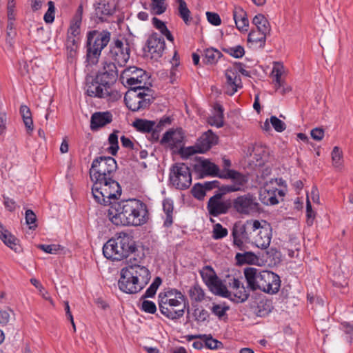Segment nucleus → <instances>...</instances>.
Returning a JSON list of instances; mask_svg holds the SVG:
<instances>
[{
	"mask_svg": "<svg viewBox=\"0 0 353 353\" xmlns=\"http://www.w3.org/2000/svg\"><path fill=\"white\" fill-rule=\"evenodd\" d=\"M117 168V162L111 157L101 156L93 160L89 172L93 183L92 194L98 203H110V200L121 196V188L114 179Z\"/></svg>",
	"mask_w": 353,
	"mask_h": 353,
	"instance_id": "1",
	"label": "nucleus"
},
{
	"mask_svg": "<svg viewBox=\"0 0 353 353\" xmlns=\"http://www.w3.org/2000/svg\"><path fill=\"white\" fill-rule=\"evenodd\" d=\"M118 78L115 63L105 61L98 71L95 79H86V94L91 97L105 99L108 101H117L121 98V93L112 88Z\"/></svg>",
	"mask_w": 353,
	"mask_h": 353,
	"instance_id": "3",
	"label": "nucleus"
},
{
	"mask_svg": "<svg viewBox=\"0 0 353 353\" xmlns=\"http://www.w3.org/2000/svg\"><path fill=\"white\" fill-rule=\"evenodd\" d=\"M179 1V14L183 20L185 24L189 25L190 18V11L188 9L187 4L184 0H178Z\"/></svg>",
	"mask_w": 353,
	"mask_h": 353,
	"instance_id": "41",
	"label": "nucleus"
},
{
	"mask_svg": "<svg viewBox=\"0 0 353 353\" xmlns=\"http://www.w3.org/2000/svg\"><path fill=\"white\" fill-rule=\"evenodd\" d=\"M14 315L13 311L10 309L0 310V324L2 325H7Z\"/></svg>",
	"mask_w": 353,
	"mask_h": 353,
	"instance_id": "56",
	"label": "nucleus"
},
{
	"mask_svg": "<svg viewBox=\"0 0 353 353\" xmlns=\"http://www.w3.org/2000/svg\"><path fill=\"white\" fill-rule=\"evenodd\" d=\"M117 132L118 131L113 132L108 137V142L110 146L108 148V150L112 155H115L119 150Z\"/></svg>",
	"mask_w": 353,
	"mask_h": 353,
	"instance_id": "43",
	"label": "nucleus"
},
{
	"mask_svg": "<svg viewBox=\"0 0 353 353\" xmlns=\"http://www.w3.org/2000/svg\"><path fill=\"white\" fill-rule=\"evenodd\" d=\"M233 19L236 28L242 32H247L249 26V20L246 12L240 6H234L233 10Z\"/></svg>",
	"mask_w": 353,
	"mask_h": 353,
	"instance_id": "26",
	"label": "nucleus"
},
{
	"mask_svg": "<svg viewBox=\"0 0 353 353\" xmlns=\"http://www.w3.org/2000/svg\"><path fill=\"white\" fill-rule=\"evenodd\" d=\"M207 19L209 23L214 26H219L221 23V20L219 15L214 12H206Z\"/></svg>",
	"mask_w": 353,
	"mask_h": 353,
	"instance_id": "61",
	"label": "nucleus"
},
{
	"mask_svg": "<svg viewBox=\"0 0 353 353\" xmlns=\"http://www.w3.org/2000/svg\"><path fill=\"white\" fill-rule=\"evenodd\" d=\"M228 230L223 228L221 224L216 223L213 226L212 238L218 240L225 237L228 235Z\"/></svg>",
	"mask_w": 353,
	"mask_h": 353,
	"instance_id": "44",
	"label": "nucleus"
},
{
	"mask_svg": "<svg viewBox=\"0 0 353 353\" xmlns=\"http://www.w3.org/2000/svg\"><path fill=\"white\" fill-rule=\"evenodd\" d=\"M283 72V66L279 63H275L274 64L272 70L271 72L270 76L273 79V82L279 81H283L281 79V76Z\"/></svg>",
	"mask_w": 353,
	"mask_h": 353,
	"instance_id": "49",
	"label": "nucleus"
},
{
	"mask_svg": "<svg viewBox=\"0 0 353 353\" xmlns=\"http://www.w3.org/2000/svg\"><path fill=\"white\" fill-rule=\"evenodd\" d=\"M200 274L203 282L214 294L219 296H228L226 285L222 283L211 266L203 267L200 271Z\"/></svg>",
	"mask_w": 353,
	"mask_h": 353,
	"instance_id": "12",
	"label": "nucleus"
},
{
	"mask_svg": "<svg viewBox=\"0 0 353 353\" xmlns=\"http://www.w3.org/2000/svg\"><path fill=\"white\" fill-rule=\"evenodd\" d=\"M250 228V234L256 232L254 241L256 246L261 249L269 247L272 239V228L265 221L247 220Z\"/></svg>",
	"mask_w": 353,
	"mask_h": 353,
	"instance_id": "9",
	"label": "nucleus"
},
{
	"mask_svg": "<svg viewBox=\"0 0 353 353\" xmlns=\"http://www.w3.org/2000/svg\"><path fill=\"white\" fill-rule=\"evenodd\" d=\"M221 56V52L214 48H208L204 51L203 61L208 64L215 63Z\"/></svg>",
	"mask_w": 353,
	"mask_h": 353,
	"instance_id": "38",
	"label": "nucleus"
},
{
	"mask_svg": "<svg viewBox=\"0 0 353 353\" xmlns=\"http://www.w3.org/2000/svg\"><path fill=\"white\" fill-rule=\"evenodd\" d=\"M156 121L138 119L134 121L133 125L141 132L150 133L156 127Z\"/></svg>",
	"mask_w": 353,
	"mask_h": 353,
	"instance_id": "33",
	"label": "nucleus"
},
{
	"mask_svg": "<svg viewBox=\"0 0 353 353\" xmlns=\"http://www.w3.org/2000/svg\"><path fill=\"white\" fill-rule=\"evenodd\" d=\"M37 248L46 253L52 254H56L59 250H62L61 246L57 244H40L37 245Z\"/></svg>",
	"mask_w": 353,
	"mask_h": 353,
	"instance_id": "50",
	"label": "nucleus"
},
{
	"mask_svg": "<svg viewBox=\"0 0 353 353\" xmlns=\"http://www.w3.org/2000/svg\"><path fill=\"white\" fill-rule=\"evenodd\" d=\"M150 90H142L141 85L132 88L124 97V101L129 110L137 112L148 108L152 103Z\"/></svg>",
	"mask_w": 353,
	"mask_h": 353,
	"instance_id": "8",
	"label": "nucleus"
},
{
	"mask_svg": "<svg viewBox=\"0 0 353 353\" xmlns=\"http://www.w3.org/2000/svg\"><path fill=\"white\" fill-rule=\"evenodd\" d=\"M196 169L205 175L219 177L221 174L219 167L208 159H200L199 163L196 165Z\"/></svg>",
	"mask_w": 353,
	"mask_h": 353,
	"instance_id": "28",
	"label": "nucleus"
},
{
	"mask_svg": "<svg viewBox=\"0 0 353 353\" xmlns=\"http://www.w3.org/2000/svg\"><path fill=\"white\" fill-rule=\"evenodd\" d=\"M170 180L179 190H185L192 184V174L189 167L183 163H176L170 168Z\"/></svg>",
	"mask_w": 353,
	"mask_h": 353,
	"instance_id": "10",
	"label": "nucleus"
},
{
	"mask_svg": "<svg viewBox=\"0 0 353 353\" xmlns=\"http://www.w3.org/2000/svg\"><path fill=\"white\" fill-rule=\"evenodd\" d=\"M331 157L332 165L336 169H342L343 165V155L342 150L338 146L334 147L331 152Z\"/></svg>",
	"mask_w": 353,
	"mask_h": 353,
	"instance_id": "36",
	"label": "nucleus"
},
{
	"mask_svg": "<svg viewBox=\"0 0 353 353\" xmlns=\"http://www.w3.org/2000/svg\"><path fill=\"white\" fill-rule=\"evenodd\" d=\"M223 50L235 58H241L245 54L244 48L241 46L225 48Z\"/></svg>",
	"mask_w": 353,
	"mask_h": 353,
	"instance_id": "48",
	"label": "nucleus"
},
{
	"mask_svg": "<svg viewBox=\"0 0 353 353\" xmlns=\"http://www.w3.org/2000/svg\"><path fill=\"white\" fill-rule=\"evenodd\" d=\"M161 283V279L159 277L155 278L154 281L146 290L145 294L143 295V298L152 297L157 292V290Z\"/></svg>",
	"mask_w": 353,
	"mask_h": 353,
	"instance_id": "47",
	"label": "nucleus"
},
{
	"mask_svg": "<svg viewBox=\"0 0 353 353\" xmlns=\"http://www.w3.org/2000/svg\"><path fill=\"white\" fill-rule=\"evenodd\" d=\"M185 300L182 292L176 289L172 288L160 292L159 294V305H172L181 307Z\"/></svg>",
	"mask_w": 353,
	"mask_h": 353,
	"instance_id": "19",
	"label": "nucleus"
},
{
	"mask_svg": "<svg viewBox=\"0 0 353 353\" xmlns=\"http://www.w3.org/2000/svg\"><path fill=\"white\" fill-rule=\"evenodd\" d=\"M141 310L149 314H154L157 312V306L153 301L144 300L141 304Z\"/></svg>",
	"mask_w": 353,
	"mask_h": 353,
	"instance_id": "60",
	"label": "nucleus"
},
{
	"mask_svg": "<svg viewBox=\"0 0 353 353\" xmlns=\"http://www.w3.org/2000/svg\"><path fill=\"white\" fill-rule=\"evenodd\" d=\"M311 137L316 141H321L324 137V130L320 128H316L311 130Z\"/></svg>",
	"mask_w": 353,
	"mask_h": 353,
	"instance_id": "62",
	"label": "nucleus"
},
{
	"mask_svg": "<svg viewBox=\"0 0 353 353\" xmlns=\"http://www.w3.org/2000/svg\"><path fill=\"white\" fill-rule=\"evenodd\" d=\"M229 287L231 290H228V296H223L224 298H228L235 303H243L248 299L249 292L238 279H231L229 281Z\"/></svg>",
	"mask_w": 353,
	"mask_h": 353,
	"instance_id": "18",
	"label": "nucleus"
},
{
	"mask_svg": "<svg viewBox=\"0 0 353 353\" xmlns=\"http://www.w3.org/2000/svg\"><path fill=\"white\" fill-rule=\"evenodd\" d=\"M200 153V150L196 143L192 146L183 147L180 150V154L181 157L188 159L190 156Z\"/></svg>",
	"mask_w": 353,
	"mask_h": 353,
	"instance_id": "46",
	"label": "nucleus"
},
{
	"mask_svg": "<svg viewBox=\"0 0 353 353\" xmlns=\"http://www.w3.org/2000/svg\"><path fill=\"white\" fill-rule=\"evenodd\" d=\"M219 178L232 179L234 182V184L237 188H239V190H241L242 187H243L247 183L248 180V177L245 175L236 170H228L226 172H221Z\"/></svg>",
	"mask_w": 353,
	"mask_h": 353,
	"instance_id": "29",
	"label": "nucleus"
},
{
	"mask_svg": "<svg viewBox=\"0 0 353 353\" xmlns=\"http://www.w3.org/2000/svg\"><path fill=\"white\" fill-rule=\"evenodd\" d=\"M243 71L245 70L242 69L241 65H233L225 70L227 94L232 96L239 88L242 87L241 79L239 73V72L243 73Z\"/></svg>",
	"mask_w": 353,
	"mask_h": 353,
	"instance_id": "17",
	"label": "nucleus"
},
{
	"mask_svg": "<svg viewBox=\"0 0 353 353\" xmlns=\"http://www.w3.org/2000/svg\"><path fill=\"white\" fill-rule=\"evenodd\" d=\"M119 245V251L116 252L115 256L117 259H124L128 257L130 254L136 250V246L132 236L126 232H119L114 238L110 239L105 243L106 254L112 256V250L114 247Z\"/></svg>",
	"mask_w": 353,
	"mask_h": 353,
	"instance_id": "7",
	"label": "nucleus"
},
{
	"mask_svg": "<svg viewBox=\"0 0 353 353\" xmlns=\"http://www.w3.org/2000/svg\"><path fill=\"white\" fill-rule=\"evenodd\" d=\"M48 9L44 14L43 19L46 23H51L54 20L55 7L52 1H50L48 3Z\"/></svg>",
	"mask_w": 353,
	"mask_h": 353,
	"instance_id": "52",
	"label": "nucleus"
},
{
	"mask_svg": "<svg viewBox=\"0 0 353 353\" xmlns=\"http://www.w3.org/2000/svg\"><path fill=\"white\" fill-rule=\"evenodd\" d=\"M217 136L214 134L211 130L202 134L196 142L200 150V154L204 153L210 150L212 145L217 143Z\"/></svg>",
	"mask_w": 353,
	"mask_h": 353,
	"instance_id": "24",
	"label": "nucleus"
},
{
	"mask_svg": "<svg viewBox=\"0 0 353 353\" xmlns=\"http://www.w3.org/2000/svg\"><path fill=\"white\" fill-rule=\"evenodd\" d=\"M20 113L26 127L30 130L33 129V121L30 108L26 105H21L20 108Z\"/></svg>",
	"mask_w": 353,
	"mask_h": 353,
	"instance_id": "39",
	"label": "nucleus"
},
{
	"mask_svg": "<svg viewBox=\"0 0 353 353\" xmlns=\"http://www.w3.org/2000/svg\"><path fill=\"white\" fill-rule=\"evenodd\" d=\"M232 206L230 199L223 197V194L217 192L211 196L207 203V210L209 214L213 216L226 214Z\"/></svg>",
	"mask_w": 353,
	"mask_h": 353,
	"instance_id": "16",
	"label": "nucleus"
},
{
	"mask_svg": "<svg viewBox=\"0 0 353 353\" xmlns=\"http://www.w3.org/2000/svg\"><path fill=\"white\" fill-rule=\"evenodd\" d=\"M247 230H250L247 221L245 224H235L233 227L232 236L234 245L240 250L244 248V241L249 239V234Z\"/></svg>",
	"mask_w": 353,
	"mask_h": 353,
	"instance_id": "21",
	"label": "nucleus"
},
{
	"mask_svg": "<svg viewBox=\"0 0 353 353\" xmlns=\"http://www.w3.org/2000/svg\"><path fill=\"white\" fill-rule=\"evenodd\" d=\"M202 340L204 342L205 347L210 350H218L223 347V343L213 339L210 334H203Z\"/></svg>",
	"mask_w": 353,
	"mask_h": 353,
	"instance_id": "40",
	"label": "nucleus"
},
{
	"mask_svg": "<svg viewBox=\"0 0 353 353\" xmlns=\"http://www.w3.org/2000/svg\"><path fill=\"white\" fill-rule=\"evenodd\" d=\"M230 309L229 306L221 304L214 305L212 307V312L219 319L226 314V312Z\"/></svg>",
	"mask_w": 353,
	"mask_h": 353,
	"instance_id": "54",
	"label": "nucleus"
},
{
	"mask_svg": "<svg viewBox=\"0 0 353 353\" xmlns=\"http://www.w3.org/2000/svg\"><path fill=\"white\" fill-rule=\"evenodd\" d=\"M25 219L30 229H35L37 228V217L35 214L31 210H27L25 213Z\"/></svg>",
	"mask_w": 353,
	"mask_h": 353,
	"instance_id": "51",
	"label": "nucleus"
},
{
	"mask_svg": "<svg viewBox=\"0 0 353 353\" xmlns=\"http://www.w3.org/2000/svg\"><path fill=\"white\" fill-rule=\"evenodd\" d=\"M306 216H307V223L309 225H312L314 222V219L315 217V212L312 209L311 203L309 199L308 195L307 196L306 201Z\"/></svg>",
	"mask_w": 353,
	"mask_h": 353,
	"instance_id": "58",
	"label": "nucleus"
},
{
	"mask_svg": "<svg viewBox=\"0 0 353 353\" xmlns=\"http://www.w3.org/2000/svg\"><path fill=\"white\" fill-rule=\"evenodd\" d=\"M270 33L260 31L256 29L252 30L248 36V44L252 48H263L265 45L266 37Z\"/></svg>",
	"mask_w": 353,
	"mask_h": 353,
	"instance_id": "22",
	"label": "nucleus"
},
{
	"mask_svg": "<svg viewBox=\"0 0 353 353\" xmlns=\"http://www.w3.org/2000/svg\"><path fill=\"white\" fill-rule=\"evenodd\" d=\"M184 135L181 130H170L163 136L161 143L177 147L183 143Z\"/></svg>",
	"mask_w": 353,
	"mask_h": 353,
	"instance_id": "25",
	"label": "nucleus"
},
{
	"mask_svg": "<svg viewBox=\"0 0 353 353\" xmlns=\"http://www.w3.org/2000/svg\"><path fill=\"white\" fill-rule=\"evenodd\" d=\"M94 7L96 15L101 19L103 17L113 14L114 12V8L106 0H97Z\"/></svg>",
	"mask_w": 353,
	"mask_h": 353,
	"instance_id": "31",
	"label": "nucleus"
},
{
	"mask_svg": "<svg viewBox=\"0 0 353 353\" xmlns=\"http://www.w3.org/2000/svg\"><path fill=\"white\" fill-rule=\"evenodd\" d=\"M106 248H105V243L104 244L103 247V254L104 255V256L105 258H107L108 259H111L112 261H121L123 259H117L115 256V254H116V252L117 251H119V245L117 244V247H114L113 249H112V256H110V254H106Z\"/></svg>",
	"mask_w": 353,
	"mask_h": 353,
	"instance_id": "63",
	"label": "nucleus"
},
{
	"mask_svg": "<svg viewBox=\"0 0 353 353\" xmlns=\"http://www.w3.org/2000/svg\"><path fill=\"white\" fill-rule=\"evenodd\" d=\"M283 182L281 179H272L265 182L260 190L261 201L267 205L277 204L279 203L277 196L283 197L285 195L284 190L278 189V186L281 185Z\"/></svg>",
	"mask_w": 353,
	"mask_h": 353,
	"instance_id": "11",
	"label": "nucleus"
},
{
	"mask_svg": "<svg viewBox=\"0 0 353 353\" xmlns=\"http://www.w3.org/2000/svg\"><path fill=\"white\" fill-rule=\"evenodd\" d=\"M191 192L194 197L197 199L201 200L205 195V190L203 185L201 183H196L192 188Z\"/></svg>",
	"mask_w": 353,
	"mask_h": 353,
	"instance_id": "53",
	"label": "nucleus"
},
{
	"mask_svg": "<svg viewBox=\"0 0 353 353\" xmlns=\"http://www.w3.org/2000/svg\"><path fill=\"white\" fill-rule=\"evenodd\" d=\"M159 307L164 316L172 321H177L183 316L186 305H181V307L165 305H159Z\"/></svg>",
	"mask_w": 353,
	"mask_h": 353,
	"instance_id": "23",
	"label": "nucleus"
},
{
	"mask_svg": "<svg viewBox=\"0 0 353 353\" xmlns=\"http://www.w3.org/2000/svg\"><path fill=\"white\" fill-rule=\"evenodd\" d=\"M244 275L248 287L252 291L259 290L274 294L280 289L281 282L280 277L271 271L247 268L244 270Z\"/></svg>",
	"mask_w": 353,
	"mask_h": 353,
	"instance_id": "5",
	"label": "nucleus"
},
{
	"mask_svg": "<svg viewBox=\"0 0 353 353\" xmlns=\"http://www.w3.org/2000/svg\"><path fill=\"white\" fill-rule=\"evenodd\" d=\"M112 120V114L109 112H95L91 117L90 128L97 130L99 128L110 123Z\"/></svg>",
	"mask_w": 353,
	"mask_h": 353,
	"instance_id": "27",
	"label": "nucleus"
},
{
	"mask_svg": "<svg viewBox=\"0 0 353 353\" xmlns=\"http://www.w3.org/2000/svg\"><path fill=\"white\" fill-rule=\"evenodd\" d=\"M163 209L166 215L165 219L164 221V225L165 227H170L172 224V222H173V220H172L173 205L170 201H165L163 203Z\"/></svg>",
	"mask_w": 353,
	"mask_h": 353,
	"instance_id": "42",
	"label": "nucleus"
},
{
	"mask_svg": "<svg viewBox=\"0 0 353 353\" xmlns=\"http://www.w3.org/2000/svg\"><path fill=\"white\" fill-rule=\"evenodd\" d=\"M121 145L123 147L126 148H130L132 150L134 149V143L132 142V141L128 137L122 136L121 137Z\"/></svg>",
	"mask_w": 353,
	"mask_h": 353,
	"instance_id": "64",
	"label": "nucleus"
},
{
	"mask_svg": "<svg viewBox=\"0 0 353 353\" xmlns=\"http://www.w3.org/2000/svg\"><path fill=\"white\" fill-rule=\"evenodd\" d=\"M81 22L72 20L68 31V36L78 37L80 34Z\"/></svg>",
	"mask_w": 353,
	"mask_h": 353,
	"instance_id": "57",
	"label": "nucleus"
},
{
	"mask_svg": "<svg viewBox=\"0 0 353 353\" xmlns=\"http://www.w3.org/2000/svg\"><path fill=\"white\" fill-rule=\"evenodd\" d=\"M188 294L190 299L196 303L202 302L205 297L203 290L197 284L194 285L190 288Z\"/></svg>",
	"mask_w": 353,
	"mask_h": 353,
	"instance_id": "35",
	"label": "nucleus"
},
{
	"mask_svg": "<svg viewBox=\"0 0 353 353\" xmlns=\"http://www.w3.org/2000/svg\"><path fill=\"white\" fill-rule=\"evenodd\" d=\"M165 46L164 38L158 33L152 34L148 39V52L153 59H157L162 56Z\"/></svg>",
	"mask_w": 353,
	"mask_h": 353,
	"instance_id": "20",
	"label": "nucleus"
},
{
	"mask_svg": "<svg viewBox=\"0 0 353 353\" xmlns=\"http://www.w3.org/2000/svg\"><path fill=\"white\" fill-rule=\"evenodd\" d=\"M214 114L208 119V123L212 126L221 128L223 125V109L220 104L214 105Z\"/></svg>",
	"mask_w": 353,
	"mask_h": 353,
	"instance_id": "32",
	"label": "nucleus"
},
{
	"mask_svg": "<svg viewBox=\"0 0 353 353\" xmlns=\"http://www.w3.org/2000/svg\"><path fill=\"white\" fill-rule=\"evenodd\" d=\"M110 40V32L106 30L89 32L87 36L86 67L98 63L101 51Z\"/></svg>",
	"mask_w": 353,
	"mask_h": 353,
	"instance_id": "6",
	"label": "nucleus"
},
{
	"mask_svg": "<svg viewBox=\"0 0 353 353\" xmlns=\"http://www.w3.org/2000/svg\"><path fill=\"white\" fill-rule=\"evenodd\" d=\"M110 200L107 216L109 221L117 226H141L149 219L147 205L139 199H130L115 201Z\"/></svg>",
	"mask_w": 353,
	"mask_h": 353,
	"instance_id": "2",
	"label": "nucleus"
},
{
	"mask_svg": "<svg viewBox=\"0 0 353 353\" xmlns=\"http://www.w3.org/2000/svg\"><path fill=\"white\" fill-rule=\"evenodd\" d=\"M236 261L240 263H249L254 261L255 255L250 252H245L244 253H237L235 256Z\"/></svg>",
	"mask_w": 353,
	"mask_h": 353,
	"instance_id": "45",
	"label": "nucleus"
},
{
	"mask_svg": "<svg viewBox=\"0 0 353 353\" xmlns=\"http://www.w3.org/2000/svg\"><path fill=\"white\" fill-rule=\"evenodd\" d=\"M270 121L272 127L276 131L281 132L285 130V123L281 119H278L276 117L272 116L270 119Z\"/></svg>",
	"mask_w": 353,
	"mask_h": 353,
	"instance_id": "55",
	"label": "nucleus"
},
{
	"mask_svg": "<svg viewBox=\"0 0 353 353\" xmlns=\"http://www.w3.org/2000/svg\"><path fill=\"white\" fill-rule=\"evenodd\" d=\"M0 239L10 248L17 252L19 249V240L6 230L0 222Z\"/></svg>",
	"mask_w": 353,
	"mask_h": 353,
	"instance_id": "30",
	"label": "nucleus"
},
{
	"mask_svg": "<svg viewBox=\"0 0 353 353\" xmlns=\"http://www.w3.org/2000/svg\"><path fill=\"white\" fill-rule=\"evenodd\" d=\"M148 77L146 72L135 66L125 68L121 74L122 83L127 84L131 87L141 85L142 90H146L145 88V81Z\"/></svg>",
	"mask_w": 353,
	"mask_h": 353,
	"instance_id": "15",
	"label": "nucleus"
},
{
	"mask_svg": "<svg viewBox=\"0 0 353 353\" xmlns=\"http://www.w3.org/2000/svg\"><path fill=\"white\" fill-rule=\"evenodd\" d=\"M167 7L166 0H151L150 5V12L154 15H160L164 13Z\"/></svg>",
	"mask_w": 353,
	"mask_h": 353,
	"instance_id": "37",
	"label": "nucleus"
},
{
	"mask_svg": "<svg viewBox=\"0 0 353 353\" xmlns=\"http://www.w3.org/2000/svg\"><path fill=\"white\" fill-rule=\"evenodd\" d=\"M194 315L195 316V320L200 323L205 321L209 317L208 312L203 308L196 309L194 312Z\"/></svg>",
	"mask_w": 353,
	"mask_h": 353,
	"instance_id": "59",
	"label": "nucleus"
},
{
	"mask_svg": "<svg viewBox=\"0 0 353 353\" xmlns=\"http://www.w3.org/2000/svg\"><path fill=\"white\" fill-rule=\"evenodd\" d=\"M252 23L256 26V30L270 33V24L263 14H258L255 15L252 19Z\"/></svg>",
	"mask_w": 353,
	"mask_h": 353,
	"instance_id": "34",
	"label": "nucleus"
},
{
	"mask_svg": "<svg viewBox=\"0 0 353 353\" xmlns=\"http://www.w3.org/2000/svg\"><path fill=\"white\" fill-rule=\"evenodd\" d=\"M233 208L240 214L252 215L260 210V205L256 196L246 194L234 199L232 203Z\"/></svg>",
	"mask_w": 353,
	"mask_h": 353,
	"instance_id": "14",
	"label": "nucleus"
},
{
	"mask_svg": "<svg viewBox=\"0 0 353 353\" xmlns=\"http://www.w3.org/2000/svg\"><path fill=\"white\" fill-rule=\"evenodd\" d=\"M151 278L149 270L141 265H128L121 270L118 281L119 289L127 294H136L148 283Z\"/></svg>",
	"mask_w": 353,
	"mask_h": 353,
	"instance_id": "4",
	"label": "nucleus"
},
{
	"mask_svg": "<svg viewBox=\"0 0 353 353\" xmlns=\"http://www.w3.org/2000/svg\"><path fill=\"white\" fill-rule=\"evenodd\" d=\"M130 47L127 41L119 39L114 40L110 45L108 58L119 66H123L130 58Z\"/></svg>",
	"mask_w": 353,
	"mask_h": 353,
	"instance_id": "13",
	"label": "nucleus"
}]
</instances>
